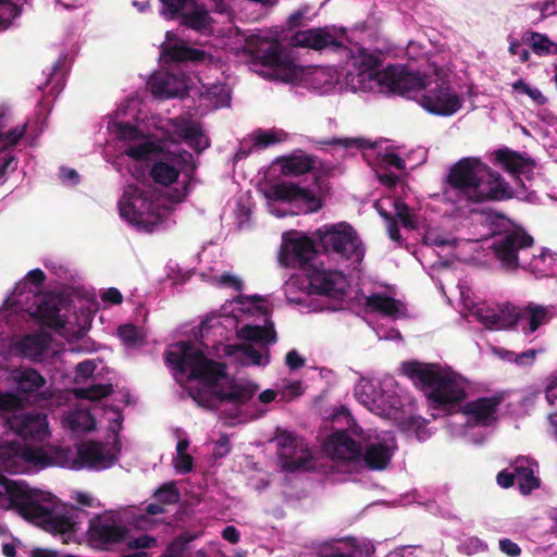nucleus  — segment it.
Instances as JSON below:
<instances>
[{
	"label": "nucleus",
	"instance_id": "obj_61",
	"mask_svg": "<svg viewBox=\"0 0 557 557\" xmlns=\"http://www.w3.org/2000/svg\"><path fill=\"white\" fill-rule=\"evenodd\" d=\"M219 283L224 286H228L236 292H240L243 289V282L230 273H223L219 278Z\"/></svg>",
	"mask_w": 557,
	"mask_h": 557
},
{
	"label": "nucleus",
	"instance_id": "obj_34",
	"mask_svg": "<svg viewBox=\"0 0 557 557\" xmlns=\"http://www.w3.org/2000/svg\"><path fill=\"white\" fill-rule=\"evenodd\" d=\"M364 307L370 312L381 313L386 317H394L399 311L398 300L384 294H372L364 298Z\"/></svg>",
	"mask_w": 557,
	"mask_h": 557
},
{
	"label": "nucleus",
	"instance_id": "obj_43",
	"mask_svg": "<svg viewBox=\"0 0 557 557\" xmlns=\"http://www.w3.org/2000/svg\"><path fill=\"white\" fill-rule=\"evenodd\" d=\"M502 330H508L516 325L521 326V307L510 304L505 305L498 312Z\"/></svg>",
	"mask_w": 557,
	"mask_h": 557
},
{
	"label": "nucleus",
	"instance_id": "obj_58",
	"mask_svg": "<svg viewBox=\"0 0 557 557\" xmlns=\"http://www.w3.org/2000/svg\"><path fill=\"white\" fill-rule=\"evenodd\" d=\"M285 363L290 370H298L305 366L306 360L296 349H293L286 354Z\"/></svg>",
	"mask_w": 557,
	"mask_h": 557
},
{
	"label": "nucleus",
	"instance_id": "obj_18",
	"mask_svg": "<svg viewBox=\"0 0 557 557\" xmlns=\"http://www.w3.org/2000/svg\"><path fill=\"white\" fill-rule=\"evenodd\" d=\"M493 156L495 163L515 176L521 187L524 188L520 175L523 174L528 180L531 178L535 168V160L528 153L515 151L510 148L497 149L493 152Z\"/></svg>",
	"mask_w": 557,
	"mask_h": 557
},
{
	"label": "nucleus",
	"instance_id": "obj_25",
	"mask_svg": "<svg viewBox=\"0 0 557 557\" xmlns=\"http://www.w3.org/2000/svg\"><path fill=\"white\" fill-rule=\"evenodd\" d=\"M286 455H278L284 470L288 472L308 471L313 468L312 455L302 438L286 449Z\"/></svg>",
	"mask_w": 557,
	"mask_h": 557
},
{
	"label": "nucleus",
	"instance_id": "obj_33",
	"mask_svg": "<svg viewBox=\"0 0 557 557\" xmlns=\"http://www.w3.org/2000/svg\"><path fill=\"white\" fill-rule=\"evenodd\" d=\"M392 459V451L384 443L367 445L364 450L361 448V460L370 470L385 469Z\"/></svg>",
	"mask_w": 557,
	"mask_h": 557
},
{
	"label": "nucleus",
	"instance_id": "obj_46",
	"mask_svg": "<svg viewBox=\"0 0 557 557\" xmlns=\"http://www.w3.org/2000/svg\"><path fill=\"white\" fill-rule=\"evenodd\" d=\"M156 498L165 505H173L180 502L181 494L174 482L164 483L154 492Z\"/></svg>",
	"mask_w": 557,
	"mask_h": 557
},
{
	"label": "nucleus",
	"instance_id": "obj_40",
	"mask_svg": "<svg viewBox=\"0 0 557 557\" xmlns=\"http://www.w3.org/2000/svg\"><path fill=\"white\" fill-rule=\"evenodd\" d=\"M117 336L128 347H140L145 344V336L134 324H122L117 327Z\"/></svg>",
	"mask_w": 557,
	"mask_h": 557
},
{
	"label": "nucleus",
	"instance_id": "obj_19",
	"mask_svg": "<svg viewBox=\"0 0 557 557\" xmlns=\"http://www.w3.org/2000/svg\"><path fill=\"white\" fill-rule=\"evenodd\" d=\"M503 401V396L493 395L491 397H480L468 401L461 408V412L469 417V422L474 425L490 426L497 417V410Z\"/></svg>",
	"mask_w": 557,
	"mask_h": 557
},
{
	"label": "nucleus",
	"instance_id": "obj_24",
	"mask_svg": "<svg viewBox=\"0 0 557 557\" xmlns=\"http://www.w3.org/2000/svg\"><path fill=\"white\" fill-rule=\"evenodd\" d=\"M286 455H278L284 470L288 472L308 471L313 468L312 455L302 438L286 449Z\"/></svg>",
	"mask_w": 557,
	"mask_h": 557
},
{
	"label": "nucleus",
	"instance_id": "obj_10",
	"mask_svg": "<svg viewBox=\"0 0 557 557\" xmlns=\"http://www.w3.org/2000/svg\"><path fill=\"white\" fill-rule=\"evenodd\" d=\"M197 169L194 156L187 150H180L176 153H169L162 160L154 162L150 169V176L156 184L170 186L175 183L183 172L191 178Z\"/></svg>",
	"mask_w": 557,
	"mask_h": 557
},
{
	"label": "nucleus",
	"instance_id": "obj_44",
	"mask_svg": "<svg viewBox=\"0 0 557 557\" xmlns=\"http://www.w3.org/2000/svg\"><path fill=\"white\" fill-rule=\"evenodd\" d=\"M22 13V7L10 0H0V30H7Z\"/></svg>",
	"mask_w": 557,
	"mask_h": 557
},
{
	"label": "nucleus",
	"instance_id": "obj_14",
	"mask_svg": "<svg viewBox=\"0 0 557 557\" xmlns=\"http://www.w3.org/2000/svg\"><path fill=\"white\" fill-rule=\"evenodd\" d=\"M429 77L419 72H409L403 66L388 65L377 73V81L392 92L409 96L411 92L424 90Z\"/></svg>",
	"mask_w": 557,
	"mask_h": 557
},
{
	"label": "nucleus",
	"instance_id": "obj_16",
	"mask_svg": "<svg viewBox=\"0 0 557 557\" xmlns=\"http://www.w3.org/2000/svg\"><path fill=\"white\" fill-rule=\"evenodd\" d=\"M305 275L310 288L319 295L338 297L345 294V277L342 272L325 270L315 264L306 268Z\"/></svg>",
	"mask_w": 557,
	"mask_h": 557
},
{
	"label": "nucleus",
	"instance_id": "obj_31",
	"mask_svg": "<svg viewBox=\"0 0 557 557\" xmlns=\"http://www.w3.org/2000/svg\"><path fill=\"white\" fill-rule=\"evenodd\" d=\"M281 173L285 176H300L311 172L315 166V159L309 154H292L277 159Z\"/></svg>",
	"mask_w": 557,
	"mask_h": 557
},
{
	"label": "nucleus",
	"instance_id": "obj_51",
	"mask_svg": "<svg viewBox=\"0 0 557 557\" xmlns=\"http://www.w3.org/2000/svg\"><path fill=\"white\" fill-rule=\"evenodd\" d=\"M170 79H171V77L168 76V77L156 78L154 81H152L151 82L152 92L156 96H159L164 99L176 97L177 92L171 91L169 89Z\"/></svg>",
	"mask_w": 557,
	"mask_h": 557
},
{
	"label": "nucleus",
	"instance_id": "obj_49",
	"mask_svg": "<svg viewBox=\"0 0 557 557\" xmlns=\"http://www.w3.org/2000/svg\"><path fill=\"white\" fill-rule=\"evenodd\" d=\"M394 208L396 211L397 219L400 220L404 227L416 228V222L413 215L410 213L409 206L400 199L394 201Z\"/></svg>",
	"mask_w": 557,
	"mask_h": 557
},
{
	"label": "nucleus",
	"instance_id": "obj_12",
	"mask_svg": "<svg viewBox=\"0 0 557 557\" xmlns=\"http://www.w3.org/2000/svg\"><path fill=\"white\" fill-rule=\"evenodd\" d=\"M424 90L420 104L430 113L449 116L461 108L460 97L442 79H436L433 85L428 82Z\"/></svg>",
	"mask_w": 557,
	"mask_h": 557
},
{
	"label": "nucleus",
	"instance_id": "obj_55",
	"mask_svg": "<svg viewBox=\"0 0 557 557\" xmlns=\"http://www.w3.org/2000/svg\"><path fill=\"white\" fill-rule=\"evenodd\" d=\"M324 145L342 146L344 148H366L367 141L362 138H333L322 141Z\"/></svg>",
	"mask_w": 557,
	"mask_h": 557
},
{
	"label": "nucleus",
	"instance_id": "obj_36",
	"mask_svg": "<svg viewBox=\"0 0 557 557\" xmlns=\"http://www.w3.org/2000/svg\"><path fill=\"white\" fill-rule=\"evenodd\" d=\"M382 60L380 55L371 53L361 49L359 55L356 59V66L361 74H369V77L374 75L377 77V69L381 66Z\"/></svg>",
	"mask_w": 557,
	"mask_h": 557
},
{
	"label": "nucleus",
	"instance_id": "obj_2",
	"mask_svg": "<svg viewBox=\"0 0 557 557\" xmlns=\"http://www.w3.org/2000/svg\"><path fill=\"white\" fill-rule=\"evenodd\" d=\"M4 456H18L24 461L40 469L47 467H71L74 469L89 468L102 470L115 462V456L110 453L107 445L100 442H86L78 446L77 457L74 458L71 448L50 447L45 449L28 444L21 445L12 442L7 447Z\"/></svg>",
	"mask_w": 557,
	"mask_h": 557
},
{
	"label": "nucleus",
	"instance_id": "obj_37",
	"mask_svg": "<svg viewBox=\"0 0 557 557\" xmlns=\"http://www.w3.org/2000/svg\"><path fill=\"white\" fill-rule=\"evenodd\" d=\"M527 42L530 45L534 53L539 55L557 54V44L552 41L546 35L540 33H531Z\"/></svg>",
	"mask_w": 557,
	"mask_h": 557
},
{
	"label": "nucleus",
	"instance_id": "obj_47",
	"mask_svg": "<svg viewBox=\"0 0 557 557\" xmlns=\"http://www.w3.org/2000/svg\"><path fill=\"white\" fill-rule=\"evenodd\" d=\"M24 407V399L14 392H0V411L14 412Z\"/></svg>",
	"mask_w": 557,
	"mask_h": 557
},
{
	"label": "nucleus",
	"instance_id": "obj_11",
	"mask_svg": "<svg viewBox=\"0 0 557 557\" xmlns=\"http://www.w3.org/2000/svg\"><path fill=\"white\" fill-rule=\"evenodd\" d=\"M318 250L312 238L306 235H283L280 250V262L287 268H299L306 272V268L312 267V260Z\"/></svg>",
	"mask_w": 557,
	"mask_h": 557
},
{
	"label": "nucleus",
	"instance_id": "obj_52",
	"mask_svg": "<svg viewBox=\"0 0 557 557\" xmlns=\"http://www.w3.org/2000/svg\"><path fill=\"white\" fill-rule=\"evenodd\" d=\"M280 141L274 132L258 129L253 135V145L256 147L267 148Z\"/></svg>",
	"mask_w": 557,
	"mask_h": 557
},
{
	"label": "nucleus",
	"instance_id": "obj_23",
	"mask_svg": "<svg viewBox=\"0 0 557 557\" xmlns=\"http://www.w3.org/2000/svg\"><path fill=\"white\" fill-rule=\"evenodd\" d=\"M161 52L165 60L169 63H183V62H193L199 63L206 59V51L189 47L185 41L180 40L175 44H162Z\"/></svg>",
	"mask_w": 557,
	"mask_h": 557
},
{
	"label": "nucleus",
	"instance_id": "obj_50",
	"mask_svg": "<svg viewBox=\"0 0 557 557\" xmlns=\"http://www.w3.org/2000/svg\"><path fill=\"white\" fill-rule=\"evenodd\" d=\"M300 438L294 433L288 431H278L275 436L277 445V455H286V449H289L292 445L296 444Z\"/></svg>",
	"mask_w": 557,
	"mask_h": 557
},
{
	"label": "nucleus",
	"instance_id": "obj_20",
	"mask_svg": "<svg viewBox=\"0 0 557 557\" xmlns=\"http://www.w3.org/2000/svg\"><path fill=\"white\" fill-rule=\"evenodd\" d=\"M324 447L333 458L350 462H360L361 460V445L352 440L345 430L332 433Z\"/></svg>",
	"mask_w": 557,
	"mask_h": 557
},
{
	"label": "nucleus",
	"instance_id": "obj_35",
	"mask_svg": "<svg viewBox=\"0 0 557 557\" xmlns=\"http://www.w3.org/2000/svg\"><path fill=\"white\" fill-rule=\"evenodd\" d=\"M239 351L245 358L249 359L250 363L253 366H267L270 361L269 349H265V355H263L251 344H228L224 348V352L227 356H233Z\"/></svg>",
	"mask_w": 557,
	"mask_h": 557
},
{
	"label": "nucleus",
	"instance_id": "obj_42",
	"mask_svg": "<svg viewBox=\"0 0 557 557\" xmlns=\"http://www.w3.org/2000/svg\"><path fill=\"white\" fill-rule=\"evenodd\" d=\"M173 126L175 135L182 138L186 144L201 135V125L191 120H175Z\"/></svg>",
	"mask_w": 557,
	"mask_h": 557
},
{
	"label": "nucleus",
	"instance_id": "obj_21",
	"mask_svg": "<svg viewBox=\"0 0 557 557\" xmlns=\"http://www.w3.org/2000/svg\"><path fill=\"white\" fill-rule=\"evenodd\" d=\"M272 195L275 200L285 202L301 201L311 212L321 209V200L308 188H302L292 182H281L272 187Z\"/></svg>",
	"mask_w": 557,
	"mask_h": 557
},
{
	"label": "nucleus",
	"instance_id": "obj_48",
	"mask_svg": "<svg viewBox=\"0 0 557 557\" xmlns=\"http://www.w3.org/2000/svg\"><path fill=\"white\" fill-rule=\"evenodd\" d=\"M116 136L121 140L135 141L143 138V132L136 126L129 123H117Z\"/></svg>",
	"mask_w": 557,
	"mask_h": 557
},
{
	"label": "nucleus",
	"instance_id": "obj_26",
	"mask_svg": "<svg viewBox=\"0 0 557 557\" xmlns=\"http://www.w3.org/2000/svg\"><path fill=\"white\" fill-rule=\"evenodd\" d=\"M286 455H278L284 470L288 472L308 471L313 468L312 455L302 438L286 449Z\"/></svg>",
	"mask_w": 557,
	"mask_h": 557
},
{
	"label": "nucleus",
	"instance_id": "obj_28",
	"mask_svg": "<svg viewBox=\"0 0 557 557\" xmlns=\"http://www.w3.org/2000/svg\"><path fill=\"white\" fill-rule=\"evenodd\" d=\"M236 335L239 339L264 345L275 344L277 342V334L271 321L267 322L263 326L245 324L237 330Z\"/></svg>",
	"mask_w": 557,
	"mask_h": 557
},
{
	"label": "nucleus",
	"instance_id": "obj_13",
	"mask_svg": "<svg viewBox=\"0 0 557 557\" xmlns=\"http://www.w3.org/2000/svg\"><path fill=\"white\" fill-rule=\"evenodd\" d=\"M534 239L523 230H513L495 239L492 248L496 259L506 270L519 268V252L532 247Z\"/></svg>",
	"mask_w": 557,
	"mask_h": 557
},
{
	"label": "nucleus",
	"instance_id": "obj_56",
	"mask_svg": "<svg viewBox=\"0 0 557 557\" xmlns=\"http://www.w3.org/2000/svg\"><path fill=\"white\" fill-rule=\"evenodd\" d=\"M17 169V159L14 154H8L0 163V183L7 181V174L12 173Z\"/></svg>",
	"mask_w": 557,
	"mask_h": 557
},
{
	"label": "nucleus",
	"instance_id": "obj_27",
	"mask_svg": "<svg viewBox=\"0 0 557 557\" xmlns=\"http://www.w3.org/2000/svg\"><path fill=\"white\" fill-rule=\"evenodd\" d=\"M126 534V528L104 521H95L89 528L90 540L102 545L121 543Z\"/></svg>",
	"mask_w": 557,
	"mask_h": 557
},
{
	"label": "nucleus",
	"instance_id": "obj_5",
	"mask_svg": "<svg viewBox=\"0 0 557 557\" xmlns=\"http://www.w3.org/2000/svg\"><path fill=\"white\" fill-rule=\"evenodd\" d=\"M165 363L180 373L189 370V377L195 379L208 387H218L220 380L227 377V366L208 358L205 352L195 348L190 342L176 343L174 350L164 354Z\"/></svg>",
	"mask_w": 557,
	"mask_h": 557
},
{
	"label": "nucleus",
	"instance_id": "obj_54",
	"mask_svg": "<svg viewBox=\"0 0 557 557\" xmlns=\"http://www.w3.org/2000/svg\"><path fill=\"white\" fill-rule=\"evenodd\" d=\"M426 421L420 417H410L407 421L408 428L416 432L419 441H425L430 437V432L425 426Z\"/></svg>",
	"mask_w": 557,
	"mask_h": 557
},
{
	"label": "nucleus",
	"instance_id": "obj_17",
	"mask_svg": "<svg viewBox=\"0 0 557 557\" xmlns=\"http://www.w3.org/2000/svg\"><path fill=\"white\" fill-rule=\"evenodd\" d=\"M289 44L296 48L321 51L326 48L339 50L344 45L331 33L329 27H313L295 32Z\"/></svg>",
	"mask_w": 557,
	"mask_h": 557
},
{
	"label": "nucleus",
	"instance_id": "obj_1",
	"mask_svg": "<svg viewBox=\"0 0 557 557\" xmlns=\"http://www.w3.org/2000/svg\"><path fill=\"white\" fill-rule=\"evenodd\" d=\"M446 184L470 202L504 201L515 193L504 177L476 158H462L449 169Z\"/></svg>",
	"mask_w": 557,
	"mask_h": 557
},
{
	"label": "nucleus",
	"instance_id": "obj_63",
	"mask_svg": "<svg viewBox=\"0 0 557 557\" xmlns=\"http://www.w3.org/2000/svg\"><path fill=\"white\" fill-rule=\"evenodd\" d=\"M515 472L513 471H508V470H503L500 472H498L497 476H496V481H497V484L499 486H502L503 488H509L511 487L513 484H515Z\"/></svg>",
	"mask_w": 557,
	"mask_h": 557
},
{
	"label": "nucleus",
	"instance_id": "obj_38",
	"mask_svg": "<svg viewBox=\"0 0 557 557\" xmlns=\"http://www.w3.org/2000/svg\"><path fill=\"white\" fill-rule=\"evenodd\" d=\"M160 151V146L151 140H146L137 145H132L125 149L124 153L136 161L150 159L151 156Z\"/></svg>",
	"mask_w": 557,
	"mask_h": 557
},
{
	"label": "nucleus",
	"instance_id": "obj_29",
	"mask_svg": "<svg viewBox=\"0 0 557 557\" xmlns=\"http://www.w3.org/2000/svg\"><path fill=\"white\" fill-rule=\"evenodd\" d=\"M257 389V385L237 384L233 381L228 385V391L222 388L215 389V396L219 403H231L236 407H240L253 397Z\"/></svg>",
	"mask_w": 557,
	"mask_h": 557
},
{
	"label": "nucleus",
	"instance_id": "obj_62",
	"mask_svg": "<svg viewBox=\"0 0 557 557\" xmlns=\"http://www.w3.org/2000/svg\"><path fill=\"white\" fill-rule=\"evenodd\" d=\"M187 145L193 148L197 153H201L205 149L210 146L209 138H207L201 129V135L187 141Z\"/></svg>",
	"mask_w": 557,
	"mask_h": 557
},
{
	"label": "nucleus",
	"instance_id": "obj_6",
	"mask_svg": "<svg viewBox=\"0 0 557 557\" xmlns=\"http://www.w3.org/2000/svg\"><path fill=\"white\" fill-rule=\"evenodd\" d=\"M315 234L325 253H333L345 260H362L364 253L361 240L350 224L343 222L326 225L323 230L319 228Z\"/></svg>",
	"mask_w": 557,
	"mask_h": 557
},
{
	"label": "nucleus",
	"instance_id": "obj_45",
	"mask_svg": "<svg viewBox=\"0 0 557 557\" xmlns=\"http://www.w3.org/2000/svg\"><path fill=\"white\" fill-rule=\"evenodd\" d=\"M162 2V15L166 20H173L181 15L186 9H189L194 0H160Z\"/></svg>",
	"mask_w": 557,
	"mask_h": 557
},
{
	"label": "nucleus",
	"instance_id": "obj_39",
	"mask_svg": "<svg viewBox=\"0 0 557 557\" xmlns=\"http://www.w3.org/2000/svg\"><path fill=\"white\" fill-rule=\"evenodd\" d=\"M211 391L203 388H189L188 395L197 403L198 406L215 410L219 408V399L215 396V389L219 387H210Z\"/></svg>",
	"mask_w": 557,
	"mask_h": 557
},
{
	"label": "nucleus",
	"instance_id": "obj_7",
	"mask_svg": "<svg viewBox=\"0 0 557 557\" xmlns=\"http://www.w3.org/2000/svg\"><path fill=\"white\" fill-rule=\"evenodd\" d=\"M246 42L262 65L273 67L281 73L282 81L288 83L297 78L298 66L289 57L283 54L276 40L270 41L265 37L251 35Z\"/></svg>",
	"mask_w": 557,
	"mask_h": 557
},
{
	"label": "nucleus",
	"instance_id": "obj_57",
	"mask_svg": "<svg viewBox=\"0 0 557 557\" xmlns=\"http://www.w3.org/2000/svg\"><path fill=\"white\" fill-rule=\"evenodd\" d=\"M513 357V361L521 367L531 366L534 363L537 356L536 349H528L520 354L509 352Z\"/></svg>",
	"mask_w": 557,
	"mask_h": 557
},
{
	"label": "nucleus",
	"instance_id": "obj_30",
	"mask_svg": "<svg viewBox=\"0 0 557 557\" xmlns=\"http://www.w3.org/2000/svg\"><path fill=\"white\" fill-rule=\"evenodd\" d=\"M181 25L196 32H205L211 27L212 18L209 11L203 4L197 3L195 0L189 9L182 12Z\"/></svg>",
	"mask_w": 557,
	"mask_h": 557
},
{
	"label": "nucleus",
	"instance_id": "obj_15",
	"mask_svg": "<svg viewBox=\"0 0 557 557\" xmlns=\"http://www.w3.org/2000/svg\"><path fill=\"white\" fill-rule=\"evenodd\" d=\"M8 428L24 441L42 442L48 434L45 413L24 412L7 419Z\"/></svg>",
	"mask_w": 557,
	"mask_h": 557
},
{
	"label": "nucleus",
	"instance_id": "obj_8",
	"mask_svg": "<svg viewBox=\"0 0 557 557\" xmlns=\"http://www.w3.org/2000/svg\"><path fill=\"white\" fill-rule=\"evenodd\" d=\"M10 382L15 394L26 403L39 405L51 400L53 393L47 387L46 377L32 367H16L10 372Z\"/></svg>",
	"mask_w": 557,
	"mask_h": 557
},
{
	"label": "nucleus",
	"instance_id": "obj_59",
	"mask_svg": "<svg viewBox=\"0 0 557 557\" xmlns=\"http://www.w3.org/2000/svg\"><path fill=\"white\" fill-rule=\"evenodd\" d=\"M499 549L509 557H518L521 554L519 545L509 539L499 541Z\"/></svg>",
	"mask_w": 557,
	"mask_h": 557
},
{
	"label": "nucleus",
	"instance_id": "obj_53",
	"mask_svg": "<svg viewBox=\"0 0 557 557\" xmlns=\"http://www.w3.org/2000/svg\"><path fill=\"white\" fill-rule=\"evenodd\" d=\"M308 12L309 8L307 5L293 12L286 20V29L292 30L305 26V20Z\"/></svg>",
	"mask_w": 557,
	"mask_h": 557
},
{
	"label": "nucleus",
	"instance_id": "obj_9",
	"mask_svg": "<svg viewBox=\"0 0 557 557\" xmlns=\"http://www.w3.org/2000/svg\"><path fill=\"white\" fill-rule=\"evenodd\" d=\"M119 206L121 215L136 225L152 224L157 216L150 193L134 184L126 186Z\"/></svg>",
	"mask_w": 557,
	"mask_h": 557
},
{
	"label": "nucleus",
	"instance_id": "obj_3",
	"mask_svg": "<svg viewBox=\"0 0 557 557\" xmlns=\"http://www.w3.org/2000/svg\"><path fill=\"white\" fill-rule=\"evenodd\" d=\"M0 484L9 496L10 508L26 520L36 522L52 534L76 532V521L72 516L53 512L51 494L30 488L22 481H12L4 475H0Z\"/></svg>",
	"mask_w": 557,
	"mask_h": 557
},
{
	"label": "nucleus",
	"instance_id": "obj_64",
	"mask_svg": "<svg viewBox=\"0 0 557 557\" xmlns=\"http://www.w3.org/2000/svg\"><path fill=\"white\" fill-rule=\"evenodd\" d=\"M39 346V341L36 336L27 335L20 343L18 348L24 352H32L33 350H37Z\"/></svg>",
	"mask_w": 557,
	"mask_h": 557
},
{
	"label": "nucleus",
	"instance_id": "obj_41",
	"mask_svg": "<svg viewBox=\"0 0 557 557\" xmlns=\"http://www.w3.org/2000/svg\"><path fill=\"white\" fill-rule=\"evenodd\" d=\"M113 393L111 384H94L89 387L76 388L74 394L77 398L87 400H101Z\"/></svg>",
	"mask_w": 557,
	"mask_h": 557
},
{
	"label": "nucleus",
	"instance_id": "obj_60",
	"mask_svg": "<svg viewBox=\"0 0 557 557\" xmlns=\"http://www.w3.org/2000/svg\"><path fill=\"white\" fill-rule=\"evenodd\" d=\"M101 300L112 305H120L123 301V296L117 288L110 287L101 294Z\"/></svg>",
	"mask_w": 557,
	"mask_h": 557
},
{
	"label": "nucleus",
	"instance_id": "obj_4",
	"mask_svg": "<svg viewBox=\"0 0 557 557\" xmlns=\"http://www.w3.org/2000/svg\"><path fill=\"white\" fill-rule=\"evenodd\" d=\"M400 372L414 387L424 392L435 407L456 406L466 398L465 387L457 374L438 363L405 361L401 363Z\"/></svg>",
	"mask_w": 557,
	"mask_h": 557
},
{
	"label": "nucleus",
	"instance_id": "obj_22",
	"mask_svg": "<svg viewBox=\"0 0 557 557\" xmlns=\"http://www.w3.org/2000/svg\"><path fill=\"white\" fill-rule=\"evenodd\" d=\"M555 309L535 302H528L521 306V332L530 335L541 326L546 325L553 319Z\"/></svg>",
	"mask_w": 557,
	"mask_h": 557
},
{
	"label": "nucleus",
	"instance_id": "obj_32",
	"mask_svg": "<svg viewBox=\"0 0 557 557\" xmlns=\"http://www.w3.org/2000/svg\"><path fill=\"white\" fill-rule=\"evenodd\" d=\"M515 476L518 480L521 494L529 495L540 486V479L534 475L530 460L525 457H518L511 463Z\"/></svg>",
	"mask_w": 557,
	"mask_h": 557
}]
</instances>
